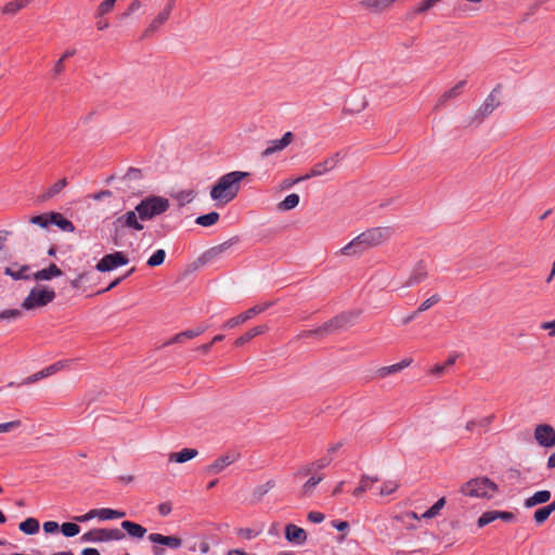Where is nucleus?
I'll use <instances>...</instances> for the list:
<instances>
[{
    "label": "nucleus",
    "instance_id": "1",
    "mask_svg": "<svg viewBox=\"0 0 555 555\" xmlns=\"http://www.w3.org/2000/svg\"><path fill=\"white\" fill-rule=\"evenodd\" d=\"M392 230L389 227L367 229L345 245L339 250V254L347 257L360 256L371 248L385 244L390 240Z\"/></svg>",
    "mask_w": 555,
    "mask_h": 555
},
{
    "label": "nucleus",
    "instance_id": "2",
    "mask_svg": "<svg viewBox=\"0 0 555 555\" xmlns=\"http://www.w3.org/2000/svg\"><path fill=\"white\" fill-rule=\"evenodd\" d=\"M247 176L248 172L245 171H231L223 175L210 190L211 199L223 205L230 203L237 196L241 182Z\"/></svg>",
    "mask_w": 555,
    "mask_h": 555
},
{
    "label": "nucleus",
    "instance_id": "3",
    "mask_svg": "<svg viewBox=\"0 0 555 555\" xmlns=\"http://www.w3.org/2000/svg\"><path fill=\"white\" fill-rule=\"evenodd\" d=\"M460 492L466 496L490 500L498 492V485L486 476L476 477L465 482Z\"/></svg>",
    "mask_w": 555,
    "mask_h": 555
},
{
    "label": "nucleus",
    "instance_id": "4",
    "mask_svg": "<svg viewBox=\"0 0 555 555\" xmlns=\"http://www.w3.org/2000/svg\"><path fill=\"white\" fill-rule=\"evenodd\" d=\"M500 88L495 87L485 99L481 105L464 120L465 127H478L493 111L499 107Z\"/></svg>",
    "mask_w": 555,
    "mask_h": 555
},
{
    "label": "nucleus",
    "instance_id": "5",
    "mask_svg": "<svg viewBox=\"0 0 555 555\" xmlns=\"http://www.w3.org/2000/svg\"><path fill=\"white\" fill-rule=\"evenodd\" d=\"M169 207L170 203L167 198L152 195L143 198L135 206V211H138L141 221H147L166 212Z\"/></svg>",
    "mask_w": 555,
    "mask_h": 555
},
{
    "label": "nucleus",
    "instance_id": "6",
    "mask_svg": "<svg viewBox=\"0 0 555 555\" xmlns=\"http://www.w3.org/2000/svg\"><path fill=\"white\" fill-rule=\"evenodd\" d=\"M113 227V241L115 244L118 243V238L122 236L125 229H132L135 231H142L144 225L139 218L135 208L128 210L124 215L118 216L112 223Z\"/></svg>",
    "mask_w": 555,
    "mask_h": 555
},
{
    "label": "nucleus",
    "instance_id": "7",
    "mask_svg": "<svg viewBox=\"0 0 555 555\" xmlns=\"http://www.w3.org/2000/svg\"><path fill=\"white\" fill-rule=\"evenodd\" d=\"M177 7V0H167L163 8L156 12L143 31L144 37H151L158 33L170 20Z\"/></svg>",
    "mask_w": 555,
    "mask_h": 555
},
{
    "label": "nucleus",
    "instance_id": "8",
    "mask_svg": "<svg viewBox=\"0 0 555 555\" xmlns=\"http://www.w3.org/2000/svg\"><path fill=\"white\" fill-rule=\"evenodd\" d=\"M55 298V293L53 289L49 288H33L28 296L23 300L22 308L26 310H33L36 308H41L47 306L49 302L53 301Z\"/></svg>",
    "mask_w": 555,
    "mask_h": 555
},
{
    "label": "nucleus",
    "instance_id": "9",
    "mask_svg": "<svg viewBox=\"0 0 555 555\" xmlns=\"http://www.w3.org/2000/svg\"><path fill=\"white\" fill-rule=\"evenodd\" d=\"M351 319H352V314H350V313H344V314L337 315V317L331 319L330 321L325 322L323 325H321L320 327H318L315 330H310V331L304 332L302 336L308 337V336L315 335L319 337H323V336L328 335L337 330L343 328L344 326L347 325L348 322L351 321Z\"/></svg>",
    "mask_w": 555,
    "mask_h": 555
},
{
    "label": "nucleus",
    "instance_id": "10",
    "mask_svg": "<svg viewBox=\"0 0 555 555\" xmlns=\"http://www.w3.org/2000/svg\"><path fill=\"white\" fill-rule=\"evenodd\" d=\"M125 538V533L119 529H92L81 535L82 542H108V541H119Z\"/></svg>",
    "mask_w": 555,
    "mask_h": 555
},
{
    "label": "nucleus",
    "instance_id": "11",
    "mask_svg": "<svg viewBox=\"0 0 555 555\" xmlns=\"http://www.w3.org/2000/svg\"><path fill=\"white\" fill-rule=\"evenodd\" d=\"M340 159L341 153L337 152L324 160L317 163L307 175L296 178V181H304L313 177L326 175L336 168Z\"/></svg>",
    "mask_w": 555,
    "mask_h": 555
},
{
    "label": "nucleus",
    "instance_id": "12",
    "mask_svg": "<svg viewBox=\"0 0 555 555\" xmlns=\"http://www.w3.org/2000/svg\"><path fill=\"white\" fill-rule=\"evenodd\" d=\"M399 0H359L358 7L372 15L389 12Z\"/></svg>",
    "mask_w": 555,
    "mask_h": 555
},
{
    "label": "nucleus",
    "instance_id": "13",
    "mask_svg": "<svg viewBox=\"0 0 555 555\" xmlns=\"http://www.w3.org/2000/svg\"><path fill=\"white\" fill-rule=\"evenodd\" d=\"M271 306H272L271 301L263 302V304H260V305H256L253 308L244 311L243 313H241V314H238V315H236L234 318L229 319L223 324V327L224 328H233L235 326H238V325L245 323L246 321L250 320L255 315H257L259 313H262L263 311H266Z\"/></svg>",
    "mask_w": 555,
    "mask_h": 555
},
{
    "label": "nucleus",
    "instance_id": "14",
    "mask_svg": "<svg viewBox=\"0 0 555 555\" xmlns=\"http://www.w3.org/2000/svg\"><path fill=\"white\" fill-rule=\"evenodd\" d=\"M535 442L543 448L555 447V429L550 424H539L533 431Z\"/></svg>",
    "mask_w": 555,
    "mask_h": 555
},
{
    "label": "nucleus",
    "instance_id": "15",
    "mask_svg": "<svg viewBox=\"0 0 555 555\" xmlns=\"http://www.w3.org/2000/svg\"><path fill=\"white\" fill-rule=\"evenodd\" d=\"M129 262V259L121 253L115 251L113 254L105 255L95 266L100 272L111 271L119 266H125Z\"/></svg>",
    "mask_w": 555,
    "mask_h": 555
},
{
    "label": "nucleus",
    "instance_id": "16",
    "mask_svg": "<svg viewBox=\"0 0 555 555\" xmlns=\"http://www.w3.org/2000/svg\"><path fill=\"white\" fill-rule=\"evenodd\" d=\"M240 454H223L216 459L211 464L206 467V473L209 475H217L222 473L228 466L237 461Z\"/></svg>",
    "mask_w": 555,
    "mask_h": 555
},
{
    "label": "nucleus",
    "instance_id": "17",
    "mask_svg": "<svg viewBox=\"0 0 555 555\" xmlns=\"http://www.w3.org/2000/svg\"><path fill=\"white\" fill-rule=\"evenodd\" d=\"M293 133L291 131L284 133L279 140H272L268 142V146L262 151V157H269L270 155L283 151L293 141Z\"/></svg>",
    "mask_w": 555,
    "mask_h": 555
},
{
    "label": "nucleus",
    "instance_id": "18",
    "mask_svg": "<svg viewBox=\"0 0 555 555\" xmlns=\"http://www.w3.org/2000/svg\"><path fill=\"white\" fill-rule=\"evenodd\" d=\"M466 85L465 80L459 81L454 87L444 91L439 99L437 100L434 109L439 111L447 105V103L451 100L456 99L462 93L464 87Z\"/></svg>",
    "mask_w": 555,
    "mask_h": 555
},
{
    "label": "nucleus",
    "instance_id": "19",
    "mask_svg": "<svg viewBox=\"0 0 555 555\" xmlns=\"http://www.w3.org/2000/svg\"><path fill=\"white\" fill-rule=\"evenodd\" d=\"M428 275L426 264L418 262L411 271L408 280L402 284L401 288H408L423 282Z\"/></svg>",
    "mask_w": 555,
    "mask_h": 555
},
{
    "label": "nucleus",
    "instance_id": "20",
    "mask_svg": "<svg viewBox=\"0 0 555 555\" xmlns=\"http://www.w3.org/2000/svg\"><path fill=\"white\" fill-rule=\"evenodd\" d=\"M285 538L291 543L301 545L307 540V533L302 528L293 524H288L285 527Z\"/></svg>",
    "mask_w": 555,
    "mask_h": 555
},
{
    "label": "nucleus",
    "instance_id": "21",
    "mask_svg": "<svg viewBox=\"0 0 555 555\" xmlns=\"http://www.w3.org/2000/svg\"><path fill=\"white\" fill-rule=\"evenodd\" d=\"M149 540L152 543L166 545L170 548H179L182 545V540L177 535H163L160 533H151Z\"/></svg>",
    "mask_w": 555,
    "mask_h": 555
},
{
    "label": "nucleus",
    "instance_id": "22",
    "mask_svg": "<svg viewBox=\"0 0 555 555\" xmlns=\"http://www.w3.org/2000/svg\"><path fill=\"white\" fill-rule=\"evenodd\" d=\"M198 455V451L196 449L185 448L179 452H171L168 455L169 463H178L182 464L188 461L195 459Z\"/></svg>",
    "mask_w": 555,
    "mask_h": 555
},
{
    "label": "nucleus",
    "instance_id": "23",
    "mask_svg": "<svg viewBox=\"0 0 555 555\" xmlns=\"http://www.w3.org/2000/svg\"><path fill=\"white\" fill-rule=\"evenodd\" d=\"M269 330L268 325H258V326H255L250 330H248L245 334H243L242 336H240L236 340H235V346L236 347H241L243 346L244 344L248 343L250 339H253L254 337L258 336V335H261V334H264L267 331Z\"/></svg>",
    "mask_w": 555,
    "mask_h": 555
},
{
    "label": "nucleus",
    "instance_id": "24",
    "mask_svg": "<svg viewBox=\"0 0 555 555\" xmlns=\"http://www.w3.org/2000/svg\"><path fill=\"white\" fill-rule=\"evenodd\" d=\"M60 275H62L61 269L56 264L51 263L48 268L37 271L34 274V280L48 281Z\"/></svg>",
    "mask_w": 555,
    "mask_h": 555
},
{
    "label": "nucleus",
    "instance_id": "25",
    "mask_svg": "<svg viewBox=\"0 0 555 555\" xmlns=\"http://www.w3.org/2000/svg\"><path fill=\"white\" fill-rule=\"evenodd\" d=\"M121 528L132 538H137V539H142L145 533H146V529L137 524V522H132V521H129V520H124L121 522Z\"/></svg>",
    "mask_w": 555,
    "mask_h": 555
},
{
    "label": "nucleus",
    "instance_id": "26",
    "mask_svg": "<svg viewBox=\"0 0 555 555\" xmlns=\"http://www.w3.org/2000/svg\"><path fill=\"white\" fill-rule=\"evenodd\" d=\"M332 460H333L332 456L325 455V456L317 460L315 462L311 463L310 465L302 467L298 474L306 476V475H309L310 473H312L313 470L323 469L331 464Z\"/></svg>",
    "mask_w": 555,
    "mask_h": 555
},
{
    "label": "nucleus",
    "instance_id": "27",
    "mask_svg": "<svg viewBox=\"0 0 555 555\" xmlns=\"http://www.w3.org/2000/svg\"><path fill=\"white\" fill-rule=\"evenodd\" d=\"M551 499V492L548 490H541L535 492L532 496L525 500V506L527 508L533 507L538 504L546 503Z\"/></svg>",
    "mask_w": 555,
    "mask_h": 555
},
{
    "label": "nucleus",
    "instance_id": "28",
    "mask_svg": "<svg viewBox=\"0 0 555 555\" xmlns=\"http://www.w3.org/2000/svg\"><path fill=\"white\" fill-rule=\"evenodd\" d=\"M67 185L66 178L60 179L39 196L41 202H47L59 194Z\"/></svg>",
    "mask_w": 555,
    "mask_h": 555
},
{
    "label": "nucleus",
    "instance_id": "29",
    "mask_svg": "<svg viewBox=\"0 0 555 555\" xmlns=\"http://www.w3.org/2000/svg\"><path fill=\"white\" fill-rule=\"evenodd\" d=\"M50 222L59 227L62 231L74 232L75 227L72 221L67 220L60 212H51Z\"/></svg>",
    "mask_w": 555,
    "mask_h": 555
},
{
    "label": "nucleus",
    "instance_id": "30",
    "mask_svg": "<svg viewBox=\"0 0 555 555\" xmlns=\"http://www.w3.org/2000/svg\"><path fill=\"white\" fill-rule=\"evenodd\" d=\"M299 195L298 194H289L282 202L278 204V209L281 211H288L294 209L299 204Z\"/></svg>",
    "mask_w": 555,
    "mask_h": 555
},
{
    "label": "nucleus",
    "instance_id": "31",
    "mask_svg": "<svg viewBox=\"0 0 555 555\" xmlns=\"http://www.w3.org/2000/svg\"><path fill=\"white\" fill-rule=\"evenodd\" d=\"M39 521L36 518L29 517L18 525L22 532L26 534H35L39 531Z\"/></svg>",
    "mask_w": 555,
    "mask_h": 555
},
{
    "label": "nucleus",
    "instance_id": "32",
    "mask_svg": "<svg viewBox=\"0 0 555 555\" xmlns=\"http://www.w3.org/2000/svg\"><path fill=\"white\" fill-rule=\"evenodd\" d=\"M33 0H13L8 2L3 9L2 12L4 14H15L21 9L25 8L27 4H29Z\"/></svg>",
    "mask_w": 555,
    "mask_h": 555
},
{
    "label": "nucleus",
    "instance_id": "33",
    "mask_svg": "<svg viewBox=\"0 0 555 555\" xmlns=\"http://www.w3.org/2000/svg\"><path fill=\"white\" fill-rule=\"evenodd\" d=\"M275 486L274 480H268L262 485L257 486L253 491V496L259 501L261 500L269 491H271Z\"/></svg>",
    "mask_w": 555,
    "mask_h": 555
},
{
    "label": "nucleus",
    "instance_id": "34",
    "mask_svg": "<svg viewBox=\"0 0 555 555\" xmlns=\"http://www.w3.org/2000/svg\"><path fill=\"white\" fill-rule=\"evenodd\" d=\"M322 476H312L311 478H309L301 487L300 495L310 496L313 492L314 487L319 485L322 481Z\"/></svg>",
    "mask_w": 555,
    "mask_h": 555
},
{
    "label": "nucleus",
    "instance_id": "35",
    "mask_svg": "<svg viewBox=\"0 0 555 555\" xmlns=\"http://www.w3.org/2000/svg\"><path fill=\"white\" fill-rule=\"evenodd\" d=\"M219 220V214L216 211H211L206 215H202L196 218V223L202 227H210L217 223Z\"/></svg>",
    "mask_w": 555,
    "mask_h": 555
},
{
    "label": "nucleus",
    "instance_id": "36",
    "mask_svg": "<svg viewBox=\"0 0 555 555\" xmlns=\"http://www.w3.org/2000/svg\"><path fill=\"white\" fill-rule=\"evenodd\" d=\"M29 270V267L28 266H22L20 268V270H14L13 268L11 267H7L4 269V273L9 276H11L12 279L14 280H27L29 279L28 275L25 274V272H27Z\"/></svg>",
    "mask_w": 555,
    "mask_h": 555
},
{
    "label": "nucleus",
    "instance_id": "37",
    "mask_svg": "<svg viewBox=\"0 0 555 555\" xmlns=\"http://www.w3.org/2000/svg\"><path fill=\"white\" fill-rule=\"evenodd\" d=\"M399 488V482L397 480H385L379 489V495L386 496L395 493Z\"/></svg>",
    "mask_w": 555,
    "mask_h": 555
},
{
    "label": "nucleus",
    "instance_id": "38",
    "mask_svg": "<svg viewBox=\"0 0 555 555\" xmlns=\"http://www.w3.org/2000/svg\"><path fill=\"white\" fill-rule=\"evenodd\" d=\"M126 516L125 512L112 509V508H100V519H119Z\"/></svg>",
    "mask_w": 555,
    "mask_h": 555
},
{
    "label": "nucleus",
    "instance_id": "39",
    "mask_svg": "<svg viewBox=\"0 0 555 555\" xmlns=\"http://www.w3.org/2000/svg\"><path fill=\"white\" fill-rule=\"evenodd\" d=\"M446 505V499L440 498L429 509H427L423 515L422 518H434L438 515V513Z\"/></svg>",
    "mask_w": 555,
    "mask_h": 555
},
{
    "label": "nucleus",
    "instance_id": "40",
    "mask_svg": "<svg viewBox=\"0 0 555 555\" xmlns=\"http://www.w3.org/2000/svg\"><path fill=\"white\" fill-rule=\"evenodd\" d=\"M166 251L164 249H157L149 259L147 266L158 267L164 263Z\"/></svg>",
    "mask_w": 555,
    "mask_h": 555
},
{
    "label": "nucleus",
    "instance_id": "41",
    "mask_svg": "<svg viewBox=\"0 0 555 555\" xmlns=\"http://www.w3.org/2000/svg\"><path fill=\"white\" fill-rule=\"evenodd\" d=\"M61 531L65 537L72 538L80 532V527L74 522H64L61 526Z\"/></svg>",
    "mask_w": 555,
    "mask_h": 555
},
{
    "label": "nucleus",
    "instance_id": "42",
    "mask_svg": "<svg viewBox=\"0 0 555 555\" xmlns=\"http://www.w3.org/2000/svg\"><path fill=\"white\" fill-rule=\"evenodd\" d=\"M436 4L437 3L434 0H422L415 5L414 12L417 15H423L431 10Z\"/></svg>",
    "mask_w": 555,
    "mask_h": 555
},
{
    "label": "nucleus",
    "instance_id": "43",
    "mask_svg": "<svg viewBox=\"0 0 555 555\" xmlns=\"http://www.w3.org/2000/svg\"><path fill=\"white\" fill-rule=\"evenodd\" d=\"M115 3L116 0H103L96 9V15L102 17L108 14L114 9Z\"/></svg>",
    "mask_w": 555,
    "mask_h": 555
},
{
    "label": "nucleus",
    "instance_id": "44",
    "mask_svg": "<svg viewBox=\"0 0 555 555\" xmlns=\"http://www.w3.org/2000/svg\"><path fill=\"white\" fill-rule=\"evenodd\" d=\"M51 212L34 216L29 219L31 224L38 225L40 228H47L51 222Z\"/></svg>",
    "mask_w": 555,
    "mask_h": 555
},
{
    "label": "nucleus",
    "instance_id": "45",
    "mask_svg": "<svg viewBox=\"0 0 555 555\" xmlns=\"http://www.w3.org/2000/svg\"><path fill=\"white\" fill-rule=\"evenodd\" d=\"M498 517H496V511H489V512H486L483 513L477 520V525L479 528H482L489 524H491L492 521L496 520Z\"/></svg>",
    "mask_w": 555,
    "mask_h": 555
},
{
    "label": "nucleus",
    "instance_id": "46",
    "mask_svg": "<svg viewBox=\"0 0 555 555\" xmlns=\"http://www.w3.org/2000/svg\"><path fill=\"white\" fill-rule=\"evenodd\" d=\"M379 481V477L376 476V475H367V474H364L360 477V486L363 487V489L365 490V492L372 488V486Z\"/></svg>",
    "mask_w": 555,
    "mask_h": 555
},
{
    "label": "nucleus",
    "instance_id": "47",
    "mask_svg": "<svg viewBox=\"0 0 555 555\" xmlns=\"http://www.w3.org/2000/svg\"><path fill=\"white\" fill-rule=\"evenodd\" d=\"M231 246H232V242L231 241L224 242V243H222V244H220L218 246H215L211 249H209L207 251V256L210 257V258L218 257L222 253L227 251Z\"/></svg>",
    "mask_w": 555,
    "mask_h": 555
},
{
    "label": "nucleus",
    "instance_id": "48",
    "mask_svg": "<svg viewBox=\"0 0 555 555\" xmlns=\"http://www.w3.org/2000/svg\"><path fill=\"white\" fill-rule=\"evenodd\" d=\"M196 337V333H192L190 330H186L184 332L178 333L175 335L168 344H181L184 339H192Z\"/></svg>",
    "mask_w": 555,
    "mask_h": 555
},
{
    "label": "nucleus",
    "instance_id": "49",
    "mask_svg": "<svg viewBox=\"0 0 555 555\" xmlns=\"http://www.w3.org/2000/svg\"><path fill=\"white\" fill-rule=\"evenodd\" d=\"M177 199L181 205L191 203L195 198V192L193 190L181 191L176 195Z\"/></svg>",
    "mask_w": 555,
    "mask_h": 555
},
{
    "label": "nucleus",
    "instance_id": "50",
    "mask_svg": "<svg viewBox=\"0 0 555 555\" xmlns=\"http://www.w3.org/2000/svg\"><path fill=\"white\" fill-rule=\"evenodd\" d=\"M22 315L18 309H5L0 311V320H15Z\"/></svg>",
    "mask_w": 555,
    "mask_h": 555
},
{
    "label": "nucleus",
    "instance_id": "51",
    "mask_svg": "<svg viewBox=\"0 0 555 555\" xmlns=\"http://www.w3.org/2000/svg\"><path fill=\"white\" fill-rule=\"evenodd\" d=\"M552 513L546 506L541 507L534 512L533 518L538 524L544 522Z\"/></svg>",
    "mask_w": 555,
    "mask_h": 555
},
{
    "label": "nucleus",
    "instance_id": "52",
    "mask_svg": "<svg viewBox=\"0 0 555 555\" xmlns=\"http://www.w3.org/2000/svg\"><path fill=\"white\" fill-rule=\"evenodd\" d=\"M396 373H398V367H396V365L392 364V365H389V366L379 367L376 371V376L378 378H385L386 376L391 375V374H396Z\"/></svg>",
    "mask_w": 555,
    "mask_h": 555
},
{
    "label": "nucleus",
    "instance_id": "53",
    "mask_svg": "<svg viewBox=\"0 0 555 555\" xmlns=\"http://www.w3.org/2000/svg\"><path fill=\"white\" fill-rule=\"evenodd\" d=\"M440 300V297L438 295H433L421 304V306L417 309V312H423L427 309H429L431 306L436 305Z\"/></svg>",
    "mask_w": 555,
    "mask_h": 555
},
{
    "label": "nucleus",
    "instance_id": "54",
    "mask_svg": "<svg viewBox=\"0 0 555 555\" xmlns=\"http://www.w3.org/2000/svg\"><path fill=\"white\" fill-rule=\"evenodd\" d=\"M48 376H50V375H49V372H48V369H47V367H44L43 370H41V371H39V372H37V373H35V374H33V375L28 376V377L26 378L25 383H26V384H33V383H36V382H38L39 379L44 378V377H48Z\"/></svg>",
    "mask_w": 555,
    "mask_h": 555
},
{
    "label": "nucleus",
    "instance_id": "55",
    "mask_svg": "<svg viewBox=\"0 0 555 555\" xmlns=\"http://www.w3.org/2000/svg\"><path fill=\"white\" fill-rule=\"evenodd\" d=\"M67 365H68V361L62 360V361H57V362L47 366V369H48L49 375H53L56 372L62 371L65 367H67Z\"/></svg>",
    "mask_w": 555,
    "mask_h": 555
},
{
    "label": "nucleus",
    "instance_id": "56",
    "mask_svg": "<svg viewBox=\"0 0 555 555\" xmlns=\"http://www.w3.org/2000/svg\"><path fill=\"white\" fill-rule=\"evenodd\" d=\"M20 426H21V421H18V420L11 421V422H8V423H2V424H0V434L1 433H8L11 429L17 428Z\"/></svg>",
    "mask_w": 555,
    "mask_h": 555
},
{
    "label": "nucleus",
    "instance_id": "57",
    "mask_svg": "<svg viewBox=\"0 0 555 555\" xmlns=\"http://www.w3.org/2000/svg\"><path fill=\"white\" fill-rule=\"evenodd\" d=\"M94 517H99L100 518V509H91L87 514H85L82 516L76 517V520L80 521V522H85V521H88V520H90V519H92Z\"/></svg>",
    "mask_w": 555,
    "mask_h": 555
},
{
    "label": "nucleus",
    "instance_id": "58",
    "mask_svg": "<svg viewBox=\"0 0 555 555\" xmlns=\"http://www.w3.org/2000/svg\"><path fill=\"white\" fill-rule=\"evenodd\" d=\"M157 511L159 513V515L162 516H167L171 513L172 511V505L170 502H164V503H160L158 506H157Z\"/></svg>",
    "mask_w": 555,
    "mask_h": 555
},
{
    "label": "nucleus",
    "instance_id": "59",
    "mask_svg": "<svg viewBox=\"0 0 555 555\" xmlns=\"http://www.w3.org/2000/svg\"><path fill=\"white\" fill-rule=\"evenodd\" d=\"M141 8V1L140 0H133L127 11L122 14V17L124 18H127L128 16H130V14L137 10H139Z\"/></svg>",
    "mask_w": 555,
    "mask_h": 555
},
{
    "label": "nucleus",
    "instance_id": "60",
    "mask_svg": "<svg viewBox=\"0 0 555 555\" xmlns=\"http://www.w3.org/2000/svg\"><path fill=\"white\" fill-rule=\"evenodd\" d=\"M60 526L56 521H46L43 524V531L46 533H54L59 530Z\"/></svg>",
    "mask_w": 555,
    "mask_h": 555
},
{
    "label": "nucleus",
    "instance_id": "61",
    "mask_svg": "<svg viewBox=\"0 0 555 555\" xmlns=\"http://www.w3.org/2000/svg\"><path fill=\"white\" fill-rule=\"evenodd\" d=\"M65 69L64 61L63 59H59L52 69L53 76L57 77L60 76Z\"/></svg>",
    "mask_w": 555,
    "mask_h": 555
},
{
    "label": "nucleus",
    "instance_id": "62",
    "mask_svg": "<svg viewBox=\"0 0 555 555\" xmlns=\"http://www.w3.org/2000/svg\"><path fill=\"white\" fill-rule=\"evenodd\" d=\"M307 517L311 522H314V524H320L325 518L324 515L319 512H310V513H308Z\"/></svg>",
    "mask_w": 555,
    "mask_h": 555
},
{
    "label": "nucleus",
    "instance_id": "63",
    "mask_svg": "<svg viewBox=\"0 0 555 555\" xmlns=\"http://www.w3.org/2000/svg\"><path fill=\"white\" fill-rule=\"evenodd\" d=\"M237 534L241 538H244V539H247V540H250V539H253L256 535L255 532L251 529H248V528H241V529H238Z\"/></svg>",
    "mask_w": 555,
    "mask_h": 555
},
{
    "label": "nucleus",
    "instance_id": "64",
    "mask_svg": "<svg viewBox=\"0 0 555 555\" xmlns=\"http://www.w3.org/2000/svg\"><path fill=\"white\" fill-rule=\"evenodd\" d=\"M541 328L548 331L550 336H555V320L542 323Z\"/></svg>",
    "mask_w": 555,
    "mask_h": 555
}]
</instances>
